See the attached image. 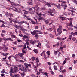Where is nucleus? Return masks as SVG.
Segmentation results:
<instances>
[{"label": "nucleus", "instance_id": "nucleus-29", "mask_svg": "<svg viewBox=\"0 0 77 77\" xmlns=\"http://www.w3.org/2000/svg\"><path fill=\"white\" fill-rule=\"evenodd\" d=\"M20 74H21V75L22 76V77H23L24 76H25V73H20Z\"/></svg>", "mask_w": 77, "mask_h": 77}, {"label": "nucleus", "instance_id": "nucleus-12", "mask_svg": "<svg viewBox=\"0 0 77 77\" xmlns=\"http://www.w3.org/2000/svg\"><path fill=\"white\" fill-rule=\"evenodd\" d=\"M40 65H41V64L39 63V64H38V63H37V66H35V67H34L35 68L36 72H38V71H37V68L36 67L37 66V67H39V66Z\"/></svg>", "mask_w": 77, "mask_h": 77}, {"label": "nucleus", "instance_id": "nucleus-24", "mask_svg": "<svg viewBox=\"0 0 77 77\" xmlns=\"http://www.w3.org/2000/svg\"><path fill=\"white\" fill-rule=\"evenodd\" d=\"M36 32L35 31H34L33 32H31V34L32 35H35L36 34Z\"/></svg>", "mask_w": 77, "mask_h": 77}, {"label": "nucleus", "instance_id": "nucleus-25", "mask_svg": "<svg viewBox=\"0 0 77 77\" xmlns=\"http://www.w3.org/2000/svg\"><path fill=\"white\" fill-rule=\"evenodd\" d=\"M5 15L6 17H8L9 16V14L8 13V12H5Z\"/></svg>", "mask_w": 77, "mask_h": 77}, {"label": "nucleus", "instance_id": "nucleus-22", "mask_svg": "<svg viewBox=\"0 0 77 77\" xmlns=\"http://www.w3.org/2000/svg\"><path fill=\"white\" fill-rule=\"evenodd\" d=\"M61 5L60 4H58V5L57 6V8H58L59 9H60L61 8Z\"/></svg>", "mask_w": 77, "mask_h": 77}, {"label": "nucleus", "instance_id": "nucleus-60", "mask_svg": "<svg viewBox=\"0 0 77 77\" xmlns=\"http://www.w3.org/2000/svg\"><path fill=\"white\" fill-rule=\"evenodd\" d=\"M61 71L62 72V73L63 74L64 73V72H65L66 70H62Z\"/></svg>", "mask_w": 77, "mask_h": 77}, {"label": "nucleus", "instance_id": "nucleus-64", "mask_svg": "<svg viewBox=\"0 0 77 77\" xmlns=\"http://www.w3.org/2000/svg\"><path fill=\"white\" fill-rule=\"evenodd\" d=\"M19 76H20V75L19 74L16 75V77H19Z\"/></svg>", "mask_w": 77, "mask_h": 77}, {"label": "nucleus", "instance_id": "nucleus-63", "mask_svg": "<svg viewBox=\"0 0 77 77\" xmlns=\"http://www.w3.org/2000/svg\"><path fill=\"white\" fill-rule=\"evenodd\" d=\"M17 44V42L16 41H15V42L14 43V44Z\"/></svg>", "mask_w": 77, "mask_h": 77}, {"label": "nucleus", "instance_id": "nucleus-13", "mask_svg": "<svg viewBox=\"0 0 77 77\" xmlns=\"http://www.w3.org/2000/svg\"><path fill=\"white\" fill-rule=\"evenodd\" d=\"M8 47H6V45H4V48L3 49V50L4 51H7L8 49Z\"/></svg>", "mask_w": 77, "mask_h": 77}, {"label": "nucleus", "instance_id": "nucleus-46", "mask_svg": "<svg viewBox=\"0 0 77 77\" xmlns=\"http://www.w3.org/2000/svg\"><path fill=\"white\" fill-rule=\"evenodd\" d=\"M1 73H5V69H3L1 71Z\"/></svg>", "mask_w": 77, "mask_h": 77}, {"label": "nucleus", "instance_id": "nucleus-2", "mask_svg": "<svg viewBox=\"0 0 77 77\" xmlns=\"http://www.w3.org/2000/svg\"><path fill=\"white\" fill-rule=\"evenodd\" d=\"M7 1H8V2H10V3H11V5H12V6H19V8H20V9H26V8L24 7H23V6H20L19 5V4H15V3H14V2H12L11 1H10V0H6Z\"/></svg>", "mask_w": 77, "mask_h": 77}, {"label": "nucleus", "instance_id": "nucleus-39", "mask_svg": "<svg viewBox=\"0 0 77 77\" xmlns=\"http://www.w3.org/2000/svg\"><path fill=\"white\" fill-rule=\"evenodd\" d=\"M2 54L3 56H7V55H8V53H6V54L3 53Z\"/></svg>", "mask_w": 77, "mask_h": 77}, {"label": "nucleus", "instance_id": "nucleus-6", "mask_svg": "<svg viewBox=\"0 0 77 77\" xmlns=\"http://www.w3.org/2000/svg\"><path fill=\"white\" fill-rule=\"evenodd\" d=\"M37 7L38 6H37V7H32L34 9V11L33 10L32 8L29 9L30 13L31 14H34V12H35V11L36 9L37 8Z\"/></svg>", "mask_w": 77, "mask_h": 77}, {"label": "nucleus", "instance_id": "nucleus-56", "mask_svg": "<svg viewBox=\"0 0 77 77\" xmlns=\"http://www.w3.org/2000/svg\"><path fill=\"white\" fill-rule=\"evenodd\" d=\"M1 22H2L4 24H7V23H6V22H5V21H1Z\"/></svg>", "mask_w": 77, "mask_h": 77}, {"label": "nucleus", "instance_id": "nucleus-4", "mask_svg": "<svg viewBox=\"0 0 77 77\" xmlns=\"http://www.w3.org/2000/svg\"><path fill=\"white\" fill-rule=\"evenodd\" d=\"M57 1L58 3H62L61 4V6L62 7H63V6H65L66 8L67 7V5L66 4L65 5V3H66V2L63 0H57Z\"/></svg>", "mask_w": 77, "mask_h": 77}, {"label": "nucleus", "instance_id": "nucleus-15", "mask_svg": "<svg viewBox=\"0 0 77 77\" xmlns=\"http://www.w3.org/2000/svg\"><path fill=\"white\" fill-rule=\"evenodd\" d=\"M15 8V9L14 10V11H15V12H18V13H20V14L21 13V12L19 11L16 8Z\"/></svg>", "mask_w": 77, "mask_h": 77}, {"label": "nucleus", "instance_id": "nucleus-37", "mask_svg": "<svg viewBox=\"0 0 77 77\" xmlns=\"http://www.w3.org/2000/svg\"><path fill=\"white\" fill-rule=\"evenodd\" d=\"M44 21L45 22L46 24H48L49 23L48 21L46 20H45Z\"/></svg>", "mask_w": 77, "mask_h": 77}, {"label": "nucleus", "instance_id": "nucleus-23", "mask_svg": "<svg viewBox=\"0 0 77 77\" xmlns=\"http://www.w3.org/2000/svg\"><path fill=\"white\" fill-rule=\"evenodd\" d=\"M25 10L26 9H23L22 11H25L24 13V14H28V11H26Z\"/></svg>", "mask_w": 77, "mask_h": 77}, {"label": "nucleus", "instance_id": "nucleus-54", "mask_svg": "<svg viewBox=\"0 0 77 77\" xmlns=\"http://www.w3.org/2000/svg\"><path fill=\"white\" fill-rule=\"evenodd\" d=\"M62 26H60L58 28V29H60V30H62Z\"/></svg>", "mask_w": 77, "mask_h": 77}, {"label": "nucleus", "instance_id": "nucleus-59", "mask_svg": "<svg viewBox=\"0 0 77 77\" xmlns=\"http://www.w3.org/2000/svg\"><path fill=\"white\" fill-rule=\"evenodd\" d=\"M41 44L40 43H38V47L40 48H41Z\"/></svg>", "mask_w": 77, "mask_h": 77}, {"label": "nucleus", "instance_id": "nucleus-30", "mask_svg": "<svg viewBox=\"0 0 77 77\" xmlns=\"http://www.w3.org/2000/svg\"><path fill=\"white\" fill-rule=\"evenodd\" d=\"M33 51L35 53H38V51L37 49H34L33 50Z\"/></svg>", "mask_w": 77, "mask_h": 77}, {"label": "nucleus", "instance_id": "nucleus-1", "mask_svg": "<svg viewBox=\"0 0 77 77\" xmlns=\"http://www.w3.org/2000/svg\"><path fill=\"white\" fill-rule=\"evenodd\" d=\"M6 64H7V65H10V66H11L14 67V68H13L12 67H11L10 72H12V73H15V72H16L17 71V70H18V67H15V65L9 64L7 63H6Z\"/></svg>", "mask_w": 77, "mask_h": 77}, {"label": "nucleus", "instance_id": "nucleus-9", "mask_svg": "<svg viewBox=\"0 0 77 77\" xmlns=\"http://www.w3.org/2000/svg\"><path fill=\"white\" fill-rule=\"evenodd\" d=\"M20 70H21L22 71H24L25 72H26L27 71V69L26 68H24V67H23L22 68H20L19 69Z\"/></svg>", "mask_w": 77, "mask_h": 77}, {"label": "nucleus", "instance_id": "nucleus-43", "mask_svg": "<svg viewBox=\"0 0 77 77\" xmlns=\"http://www.w3.org/2000/svg\"><path fill=\"white\" fill-rule=\"evenodd\" d=\"M68 30H73V28L72 27H69L68 28Z\"/></svg>", "mask_w": 77, "mask_h": 77}, {"label": "nucleus", "instance_id": "nucleus-3", "mask_svg": "<svg viewBox=\"0 0 77 77\" xmlns=\"http://www.w3.org/2000/svg\"><path fill=\"white\" fill-rule=\"evenodd\" d=\"M27 48V47L26 46V43H25L24 45L23 49L22 50V53H19L18 55H19L20 57H23V55H24L26 52L24 50V49H26V48Z\"/></svg>", "mask_w": 77, "mask_h": 77}, {"label": "nucleus", "instance_id": "nucleus-41", "mask_svg": "<svg viewBox=\"0 0 77 77\" xmlns=\"http://www.w3.org/2000/svg\"><path fill=\"white\" fill-rule=\"evenodd\" d=\"M57 51H58V52H59V51H54V54H55V55L57 54Z\"/></svg>", "mask_w": 77, "mask_h": 77}, {"label": "nucleus", "instance_id": "nucleus-62", "mask_svg": "<svg viewBox=\"0 0 77 77\" xmlns=\"http://www.w3.org/2000/svg\"><path fill=\"white\" fill-rule=\"evenodd\" d=\"M3 39L5 41H8V38L7 39L5 38H3Z\"/></svg>", "mask_w": 77, "mask_h": 77}, {"label": "nucleus", "instance_id": "nucleus-33", "mask_svg": "<svg viewBox=\"0 0 77 77\" xmlns=\"http://www.w3.org/2000/svg\"><path fill=\"white\" fill-rule=\"evenodd\" d=\"M28 41H29V39H27L25 41V42H26L27 45H29V43Z\"/></svg>", "mask_w": 77, "mask_h": 77}, {"label": "nucleus", "instance_id": "nucleus-50", "mask_svg": "<svg viewBox=\"0 0 77 77\" xmlns=\"http://www.w3.org/2000/svg\"><path fill=\"white\" fill-rule=\"evenodd\" d=\"M73 62L74 64H75L77 63V60H76V61L75 60H74Z\"/></svg>", "mask_w": 77, "mask_h": 77}, {"label": "nucleus", "instance_id": "nucleus-36", "mask_svg": "<svg viewBox=\"0 0 77 77\" xmlns=\"http://www.w3.org/2000/svg\"><path fill=\"white\" fill-rule=\"evenodd\" d=\"M46 5L47 6H48V7H51V5H50V4H49V3H48Z\"/></svg>", "mask_w": 77, "mask_h": 77}, {"label": "nucleus", "instance_id": "nucleus-8", "mask_svg": "<svg viewBox=\"0 0 77 77\" xmlns=\"http://www.w3.org/2000/svg\"><path fill=\"white\" fill-rule=\"evenodd\" d=\"M23 23H24V24H27V25H29V23H28L26 22V21H22L18 23V24H20V25H21V24Z\"/></svg>", "mask_w": 77, "mask_h": 77}, {"label": "nucleus", "instance_id": "nucleus-57", "mask_svg": "<svg viewBox=\"0 0 77 77\" xmlns=\"http://www.w3.org/2000/svg\"><path fill=\"white\" fill-rule=\"evenodd\" d=\"M61 18V20L62 21H63L65 20V18L63 17H60Z\"/></svg>", "mask_w": 77, "mask_h": 77}, {"label": "nucleus", "instance_id": "nucleus-7", "mask_svg": "<svg viewBox=\"0 0 77 77\" xmlns=\"http://www.w3.org/2000/svg\"><path fill=\"white\" fill-rule=\"evenodd\" d=\"M38 9H40V8H38L37 9L36 11V13L39 17H40V16L41 15V13L40 11V10H39Z\"/></svg>", "mask_w": 77, "mask_h": 77}, {"label": "nucleus", "instance_id": "nucleus-27", "mask_svg": "<svg viewBox=\"0 0 77 77\" xmlns=\"http://www.w3.org/2000/svg\"><path fill=\"white\" fill-rule=\"evenodd\" d=\"M72 37L71 35H69V38H68V39L69 40H71V38H72Z\"/></svg>", "mask_w": 77, "mask_h": 77}, {"label": "nucleus", "instance_id": "nucleus-34", "mask_svg": "<svg viewBox=\"0 0 77 77\" xmlns=\"http://www.w3.org/2000/svg\"><path fill=\"white\" fill-rule=\"evenodd\" d=\"M8 41H13V40L11 38H7Z\"/></svg>", "mask_w": 77, "mask_h": 77}, {"label": "nucleus", "instance_id": "nucleus-5", "mask_svg": "<svg viewBox=\"0 0 77 77\" xmlns=\"http://www.w3.org/2000/svg\"><path fill=\"white\" fill-rule=\"evenodd\" d=\"M49 11H48V12L49 14L51 15V16H54V9H49Z\"/></svg>", "mask_w": 77, "mask_h": 77}, {"label": "nucleus", "instance_id": "nucleus-17", "mask_svg": "<svg viewBox=\"0 0 77 77\" xmlns=\"http://www.w3.org/2000/svg\"><path fill=\"white\" fill-rule=\"evenodd\" d=\"M57 32H58V33H59V35H60V34L62 33V29H58L57 30Z\"/></svg>", "mask_w": 77, "mask_h": 77}, {"label": "nucleus", "instance_id": "nucleus-61", "mask_svg": "<svg viewBox=\"0 0 77 77\" xmlns=\"http://www.w3.org/2000/svg\"><path fill=\"white\" fill-rule=\"evenodd\" d=\"M44 57L45 58V59H47V57H46V55L45 54H44Z\"/></svg>", "mask_w": 77, "mask_h": 77}, {"label": "nucleus", "instance_id": "nucleus-52", "mask_svg": "<svg viewBox=\"0 0 77 77\" xmlns=\"http://www.w3.org/2000/svg\"><path fill=\"white\" fill-rule=\"evenodd\" d=\"M42 20V17H40L38 18V22H39V21H41Z\"/></svg>", "mask_w": 77, "mask_h": 77}, {"label": "nucleus", "instance_id": "nucleus-20", "mask_svg": "<svg viewBox=\"0 0 77 77\" xmlns=\"http://www.w3.org/2000/svg\"><path fill=\"white\" fill-rule=\"evenodd\" d=\"M10 35L11 38H14L15 39H17V37L15 35L13 34H11V35Z\"/></svg>", "mask_w": 77, "mask_h": 77}, {"label": "nucleus", "instance_id": "nucleus-21", "mask_svg": "<svg viewBox=\"0 0 77 77\" xmlns=\"http://www.w3.org/2000/svg\"><path fill=\"white\" fill-rule=\"evenodd\" d=\"M20 30H26H26L25 29H24V28H23V26H20Z\"/></svg>", "mask_w": 77, "mask_h": 77}, {"label": "nucleus", "instance_id": "nucleus-10", "mask_svg": "<svg viewBox=\"0 0 77 77\" xmlns=\"http://www.w3.org/2000/svg\"><path fill=\"white\" fill-rule=\"evenodd\" d=\"M23 40H24L25 41H27V39H29V38L26 35H24L23 36Z\"/></svg>", "mask_w": 77, "mask_h": 77}, {"label": "nucleus", "instance_id": "nucleus-19", "mask_svg": "<svg viewBox=\"0 0 77 77\" xmlns=\"http://www.w3.org/2000/svg\"><path fill=\"white\" fill-rule=\"evenodd\" d=\"M70 9H72V10H71V12H74V11L75 10V9L74 8H73V7H70Z\"/></svg>", "mask_w": 77, "mask_h": 77}, {"label": "nucleus", "instance_id": "nucleus-53", "mask_svg": "<svg viewBox=\"0 0 77 77\" xmlns=\"http://www.w3.org/2000/svg\"><path fill=\"white\" fill-rule=\"evenodd\" d=\"M1 27H5V25H4V24H2L1 26Z\"/></svg>", "mask_w": 77, "mask_h": 77}, {"label": "nucleus", "instance_id": "nucleus-49", "mask_svg": "<svg viewBox=\"0 0 77 77\" xmlns=\"http://www.w3.org/2000/svg\"><path fill=\"white\" fill-rule=\"evenodd\" d=\"M35 38H36V39H38V38H39V36H38V35H36L35 36Z\"/></svg>", "mask_w": 77, "mask_h": 77}, {"label": "nucleus", "instance_id": "nucleus-32", "mask_svg": "<svg viewBox=\"0 0 77 77\" xmlns=\"http://www.w3.org/2000/svg\"><path fill=\"white\" fill-rule=\"evenodd\" d=\"M45 54V51H44L42 52L40 54V55L41 56H42V54H43L44 55Z\"/></svg>", "mask_w": 77, "mask_h": 77}, {"label": "nucleus", "instance_id": "nucleus-42", "mask_svg": "<svg viewBox=\"0 0 77 77\" xmlns=\"http://www.w3.org/2000/svg\"><path fill=\"white\" fill-rule=\"evenodd\" d=\"M31 21L32 24H35L36 22H35L33 20H31Z\"/></svg>", "mask_w": 77, "mask_h": 77}, {"label": "nucleus", "instance_id": "nucleus-35", "mask_svg": "<svg viewBox=\"0 0 77 77\" xmlns=\"http://www.w3.org/2000/svg\"><path fill=\"white\" fill-rule=\"evenodd\" d=\"M31 59L32 61H34V60H35V57H32L31 58Z\"/></svg>", "mask_w": 77, "mask_h": 77}, {"label": "nucleus", "instance_id": "nucleus-11", "mask_svg": "<svg viewBox=\"0 0 77 77\" xmlns=\"http://www.w3.org/2000/svg\"><path fill=\"white\" fill-rule=\"evenodd\" d=\"M9 20L10 21V23H12V21L14 22V23H17V21H14V19L13 18H9Z\"/></svg>", "mask_w": 77, "mask_h": 77}, {"label": "nucleus", "instance_id": "nucleus-45", "mask_svg": "<svg viewBox=\"0 0 77 77\" xmlns=\"http://www.w3.org/2000/svg\"><path fill=\"white\" fill-rule=\"evenodd\" d=\"M24 64L25 66H26V68H27L28 67V64H27L26 63H24Z\"/></svg>", "mask_w": 77, "mask_h": 77}, {"label": "nucleus", "instance_id": "nucleus-44", "mask_svg": "<svg viewBox=\"0 0 77 77\" xmlns=\"http://www.w3.org/2000/svg\"><path fill=\"white\" fill-rule=\"evenodd\" d=\"M77 39V38H75V37H73L72 39V41H75Z\"/></svg>", "mask_w": 77, "mask_h": 77}, {"label": "nucleus", "instance_id": "nucleus-31", "mask_svg": "<svg viewBox=\"0 0 77 77\" xmlns=\"http://www.w3.org/2000/svg\"><path fill=\"white\" fill-rule=\"evenodd\" d=\"M36 40H34V41L32 42V43L31 44L33 45L36 43Z\"/></svg>", "mask_w": 77, "mask_h": 77}, {"label": "nucleus", "instance_id": "nucleus-28", "mask_svg": "<svg viewBox=\"0 0 77 77\" xmlns=\"http://www.w3.org/2000/svg\"><path fill=\"white\" fill-rule=\"evenodd\" d=\"M48 45V42H47V44L46 45V46L48 48H50V46H49Z\"/></svg>", "mask_w": 77, "mask_h": 77}, {"label": "nucleus", "instance_id": "nucleus-47", "mask_svg": "<svg viewBox=\"0 0 77 77\" xmlns=\"http://www.w3.org/2000/svg\"><path fill=\"white\" fill-rule=\"evenodd\" d=\"M35 60L37 63V62H39V59L38 58H37L35 59Z\"/></svg>", "mask_w": 77, "mask_h": 77}, {"label": "nucleus", "instance_id": "nucleus-18", "mask_svg": "<svg viewBox=\"0 0 77 77\" xmlns=\"http://www.w3.org/2000/svg\"><path fill=\"white\" fill-rule=\"evenodd\" d=\"M14 26L16 29H20V26H17V25H14Z\"/></svg>", "mask_w": 77, "mask_h": 77}, {"label": "nucleus", "instance_id": "nucleus-40", "mask_svg": "<svg viewBox=\"0 0 77 77\" xmlns=\"http://www.w3.org/2000/svg\"><path fill=\"white\" fill-rule=\"evenodd\" d=\"M54 70H57V66L55 65L54 66Z\"/></svg>", "mask_w": 77, "mask_h": 77}, {"label": "nucleus", "instance_id": "nucleus-26", "mask_svg": "<svg viewBox=\"0 0 77 77\" xmlns=\"http://www.w3.org/2000/svg\"><path fill=\"white\" fill-rule=\"evenodd\" d=\"M70 27H72L73 26V25H72V20H71L70 21Z\"/></svg>", "mask_w": 77, "mask_h": 77}, {"label": "nucleus", "instance_id": "nucleus-55", "mask_svg": "<svg viewBox=\"0 0 77 77\" xmlns=\"http://www.w3.org/2000/svg\"><path fill=\"white\" fill-rule=\"evenodd\" d=\"M47 63L49 65H51V63L50 62H48Z\"/></svg>", "mask_w": 77, "mask_h": 77}, {"label": "nucleus", "instance_id": "nucleus-14", "mask_svg": "<svg viewBox=\"0 0 77 77\" xmlns=\"http://www.w3.org/2000/svg\"><path fill=\"white\" fill-rule=\"evenodd\" d=\"M32 2H33V1H32V0H29V2H28L27 3H28L29 5H33V3Z\"/></svg>", "mask_w": 77, "mask_h": 77}, {"label": "nucleus", "instance_id": "nucleus-16", "mask_svg": "<svg viewBox=\"0 0 77 77\" xmlns=\"http://www.w3.org/2000/svg\"><path fill=\"white\" fill-rule=\"evenodd\" d=\"M53 30V28H49L48 29H47V30L49 32H51Z\"/></svg>", "mask_w": 77, "mask_h": 77}, {"label": "nucleus", "instance_id": "nucleus-58", "mask_svg": "<svg viewBox=\"0 0 77 77\" xmlns=\"http://www.w3.org/2000/svg\"><path fill=\"white\" fill-rule=\"evenodd\" d=\"M9 15H10V17H12L14 16L12 14H10Z\"/></svg>", "mask_w": 77, "mask_h": 77}, {"label": "nucleus", "instance_id": "nucleus-48", "mask_svg": "<svg viewBox=\"0 0 77 77\" xmlns=\"http://www.w3.org/2000/svg\"><path fill=\"white\" fill-rule=\"evenodd\" d=\"M46 53L47 54H48V56H50V51H48Z\"/></svg>", "mask_w": 77, "mask_h": 77}, {"label": "nucleus", "instance_id": "nucleus-38", "mask_svg": "<svg viewBox=\"0 0 77 77\" xmlns=\"http://www.w3.org/2000/svg\"><path fill=\"white\" fill-rule=\"evenodd\" d=\"M49 35L50 36V37H51V38H54V36L51 34H50Z\"/></svg>", "mask_w": 77, "mask_h": 77}, {"label": "nucleus", "instance_id": "nucleus-51", "mask_svg": "<svg viewBox=\"0 0 77 77\" xmlns=\"http://www.w3.org/2000/svg\"><path fill=\"white\" fill-rule=\"evenodd\" d=\"M17 41L18 42H22L21 41V40H20V39H19L18 38L17 39Z\"/></svg>", "mask_w": 77, "mask_h": 77}]
</instances>
